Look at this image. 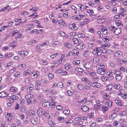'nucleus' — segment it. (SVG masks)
<instances>
[{
    "instance_id": "nucleus-23",
    "label": "nucleus",
    "mask_w": 127,
    "mask_h": 127,
    "mask_svg": "<svg viewBox=\"0 0 127 127\" xmlns=\"http://www.w3.org/2000/svg\"><path fill=\"white\" fill-rule=\"evenodd\" d=\"M122 54V52L120 51H118L114 53V56L118 57Z\"/></svg>"
},
{
    "instance_id": "nucleus-1",
    "label": "nucleus",
    "mask_w": 127,
    "mask_h": 127,
    "mask_svg": "<svg viewBox=\"0 0 127 127\" xmlns=\"http://www.w3.org/2000/svg\"><path fill=\"white\" fill-rule=\"evenodd\" d=\"M40 74L39 71H32L31 77L32 79H34L37 78Z\"/></svg>"
},
{
    "instance_id": "nucleus-29",
    "label": "nucleus",
    "mask_w": 127,
    "mask_h": 127,
    "mask_svg": "<svg viewBox=\"0 0 127 127\" xmlns=\"http://www.w3.org/2000/svg\"><path fill=\"white\" fill-rule=\"evenodd\" d=\"M31 73L32 72L31 70H26L24 72L23 75L25 76H28L30 75Z\"/></svg>"
},
{
    "instance_id": "nucleus-56",
    "label": "nucleus",
    "mask_w": 127,
    "mask_h": 127,
    "mask_svg": "<svg viewBox=\"0 0 127 127\" xmlns=\"http://www.w3.org/2000/svg\"><path fill=\"white\" fill-rule=\"evenodd\" d=\"M73 93H74L73 92L69 90H68L67 92V94L69 96L72 95Z\"/></svg>"
},
{
    "instance_id": "nucleus-10",
    "label": "nucleus",
    "mask_w": 127,
    "mask_h": 127,
    "mask_svg": "<svg viewBox=\"0 0 127 127\" xmlns=\"http://www.w3.org/2000/svg\"><path fill=\"white\" fill-rule=\"evenodd\" d=\"M50 104L51 103L50 102L45 100L42 103V105L43 107H49L50 106Z\"/></svg>"
},
{
    "instance_id": "nucleus-34",
    "label": "nucleus",
    "mask_w": 127,
    "mask_h": 127,
    "mask_svg": "<svg viewBox=\"0 0 127 127\" xmlns=\"http://www.w3.org/2000/svg\"><path fill=\"white\" fill-rule=\"evenodd\" d=\"M48 123L49 125L51 127H54L56 125V124L53 123L52 120H49Z\"/></svg>"
},
{
    "instance_id": "nucleus-17",
    "label": "nucleus",
    "mask_w": 127,
    "mask_h": 127,
    "mask_svg": "<svg viewBox=\"0 0 127 127\" xmlns=\"http://www.w3.org/2000/svg\"><path fill=\"white\" fill-rule=\"evenodd\" d=\"M26 67V65L25 64H20L18 67L19 69L23 70L25 69V68Z\"/></svg>"
},
{
    "instance_id": "nucleus-61",
    "label": "nucleus",
    "mask_w": 127,
    "mask_h": 127,
    "mask_svg": "<svg viewBox=\"0 0 127 127\" xmlns=\"http://www.w3.org/2000/svg\"><path fill=\"white\" fill-rule=\"evenodd\" d=\"M64 46L68 48H70L72 46V45L69 43H66L64 44Z\"/></svg>"
},
{
    "instance_id": "nucleus-64",
    "label": "nucleus",
    "mask_w": 127,
    "mask_h": 127,
    "mask_svg": "<svg viewBox=\"0 0 127 127\" xmlns=\"http://www.w3.org/2000/svg\"><path fill=\"white\" fill-rule=\"evenodd\" d=\"M5 123V121H3L2 122L1 125V127H8L7 125Z\"/></svg>"
},
{
    "instance_id": "nucleus-22",
    "label": "nucleus",
    "mask_w": 127,
    "mask_h": 127,
    "mask_svg": "<svg viewBox=\"0 0 127 127\" xmlns=\"http://www.w3.org/2000/svg\"><path fill=\"white\" fill-rule=\"evenodd\" d=\"M115 102L119 106H122V102L121 100L119 99H116L115 100Z\"/></svg>"
},
{
    "instance_id": "nucleus-59",
    "label": "nucleus",
    "mask_w": 127,
    "mask_h": 127,
    "mask_svg": "<svg viewBox=\"0 0 127 127\" xmlns=\"http://www.w3.org/2000/svg\"><path fill=\"white\" fill-rule=\"evenodd\" d=\"M14 76L16 77H19L20 76V73L18 71L16 72L13 75Z\"/></svg>"
},
{
    "instance_id": "nucleus-2",
    "label": "nucleus",
    "mask_w": 127,
    "mask_h": 127,
    "mask_svg": "<svg viewBox=\"0 0 127 127\" xmlns=\"http://www.w3.org/2000/svg\"><path fill=\"white\" fill-rule=\"evenodd\" d=\"M93 53L95 55L99 56L102 53L100 52V50H99L98 47H96L94 49Z\"/></svg>"
},
{
    "instance_id": "nucleus-26",
    "label": "nucleus",
    "mask_w": 127,
    "mask_h": 127,
    "mask_svg": "<svg viewBox=\"0 0 127 127\" xmlns=\"http://www.w3.org/2000/svg\"><path fill=\"white\" fill-rule=\"evenodd\" d=\"M99 58L98 57H96L93 58V62L95 64H96L99 63Z\"/></svg>"
},
{
    "instance_id": "nucleus-12",
    "label": "nucleus",
    "mask_w": 127,
    "mask_h": 127,
    "mask_svg": "<svg viewBox=\"0 0 127 127\" xmlns=\"http://www.w3.org/2000/svg\"><path fill=\"white\" fill-rule=\"evenodd\" d=\"M85 47V45L84 43H81L76 45V48L78 49H81L84 48Z\"/></svg>"
},
{
    "instance_id": "nucleus-24",
    "label": "nucleus",
    "mask_w": 127,
    "mask_h": 127,
    "mask_svg": "<svg viewBox=\"0 0 127 127\" xmlns=\"http://www.w3.org/2000/svg\"><path fill=\"white\" fill-rule=\"evenodd\" d=\"M17 91V89L14 87H12L10 89V91L12 92L16 93Z\"/></svg>"
},
{
    "instance_id": "nucleus-32",
    "label": "nucleus",
    "mask_w": 127,
    "mask_h": 127,
    "mask_svg": "<svg viewBox=\"0 0 127 127\" xmlns=\"http://www.w3.org/2000/svg\"><path fill=\"white\" fill-rule=\"evenodd\" d=\"M64 67L65 69L66 70H68L70 69L71 67V65L68 64L67 63L65 64L64 65Z\"/></svg>"
},
{
    "instance_id": "nucleus-44",
    "label": "nucleus",
    "mask_w": 127,
    "mask_h": 127,
    "mask_svg": "<svg viewBox=\"0 0 127 127\" xmlns=\"http://www.w3.org/2000/svg\"><path fill=\"white\" fill-rule=\"evenodd\" d=\"M107 75L110 77H111L113 75V73L111 70H109L107 73Z\"/></svg>"
},
{
    "instance_id": "nucleus-11",
    "label": "nucleus",
    "mask_w": 127,
    "mask_h": 127,
    "mask_svg": "<svg viewBox=\"0 0 127 127\" xmlns=\"http://www.w3.org/2000/svg\"><path fill=\"white\" fill-rule=\"evenodd\" d=\"M121 28H117L115 29L114 31V33L116 35H118L119 34L121 33Z\"/></svg>"
},
{
    "instance_id": "nucleus-58",
    "label": "nucleus",
    "mask_w": 127,
    "mask_h": 127,
    "mask_svg": "<svg viewBox=\"0 0 127 127\" xmlns=\"http://www.w3.org/2000/svg\"><path fill=\"white\" fill-rule=\"evenodd\" d=\"M72 41L74 44H77L78 43L79 41L77 38H73L72 39Z\"/></svg>"
},
{
    "instance_id": "nucleus-15",
    "label": "nucleus",
    "mask_w": 127,
    "mask_h": 127,
    "mask_svg": "<svg viewBox=\"0 0 127 127\" xmlns=\"http://www.w3.org/2000/svg\"><path fill=\"white\" fill-rule=\"evenodd\" d=\"M69 29L74 30H75L78 29V27L76 26V24H70L69 26Z\"/></svg>"
},
{
    "instance_id": "nucleus-53",
    "label": "nucleus",
    "mask_w": 127,
    "mask_h": 127,
    "mask_svg": "<svg viewBox=\"0 0 127 127\" xmlns=\"http://www.w3.org/2000/svg\"><path fill=\"white\" fill-rule=\"evenodd\" d=\"M114 87L115 89L117 90L119 89L120 88V85L119 84H116L114 85Z\"/></svg>"
},
{
    "instance_id": "nucleus-45",
    "label": "nucleus",
    "mask_w": 127,
    "mask_h": 127,
    "mask_svg": "<svg viewBox=\"0 0 127 127\" xmlns=\"http://www.w3.org/2000/svg\"><path fill=\"white\" fill-rule=\"evenodd\" d=\"M50 93L53 95H56L57 93V90L54 89H51L50 91Z\"/></svg>"
},
{
    "instance_id": "nucleus-33",
    "label": "nucleus",
    "mask_w": 127,
    "mask_h": 127,
    "mask_svg": "<svg viewBox=\"0 0 127 127\" xmlns=\"http://www.w3.org/2000/svg\"><path fill=\"white\" fill-rule=\"evenodd\" d=\"M103 112H106L108 109V107L102 104V106L101 108Z\"/></svg>"
},
{
    "instance_id": "nucleus-3",
    "label": "nucleus",
    "mask_w": 127,
    "mask_h": 127,
    "mask_svg": "<svg viewBox=\"0 0 127 127\" xmlns=\"http://www.w3.org/2000/svg\"><path fill=\"white\" fill-rule=\"evenodd\" d=\"M92 63L91 62H88L84 64L83 66L85 68L89 69L91 68V67L92 66Z\"/></svg>"
},
{
    "instance_id": "nucleus-16",
    "label": "nucleus",
    "mask_w": 127,
    "mask_h": 127,
    "mask_svg": "<svg viewBox=\"0 0 127 127\" xmlns=\"http://www.w3.org/2000/svg\"><path fill=\"white\" fill-rule=\"evenodd\" d=\"M81 109L83 111L86 112L89 110V107L86 105L82 106L81 108Z\"/></svg>"
},
{
    "instance_id": "nucleus-48",
    "label": "nucleus",
    "mask_w": 127,
    "mask_h": 127,
    "mask_svg": "<svg viewBox=\"0 0 127 127\" xmlns=\"http://www.w3.org/2000/svg\"><path fill=\"white\" fill-rule=\"evenodd\" d=\"M77 36L79 38H84L85 37V35L83 33H81L78 34H77Z\"/></svg>"
},
{
    "instance_id": "nucleus-49",
    "label": "nucleus",
    "mask_w": 127,
    "mask_h": 127,
    "mask_svg": "<svg viewBox=\"0 0 127 127\" xmlns=\"http://www.w3.org/2000/svg\"><path fill=\"white\" fill-rule=\"evenodd\" d=\"M112 100H109L107 103V107H110L112 105Z\"/></svg>"
},
{
    "instance_id": "nucleus-31",
    "label": "nucleus",
    "mask_w": 127,
    "mask_h": 127,
    "mask_svg": "<svg viewBox=\"0 0 127 127\" xmlns=\"http://www.w3.org/2000/svg\"><path fill=\"white\" fill-rule=\"evenodd\" d=\"M80 63V60H76L73 61L72 62L73 64L76 65H78Z\"/></svg>"
},
{
    "instance_id": "nucleus-18",
    "label": "nucleus",
    "mask_w": 127,
    "mask_h": 127,
    "mask_svg": "<svg viewBox=\"0 0 127 127\" xmlns=\"http://www.w3.org/2000/svg\"><path fill=\"white\" fill-rule=\"evenodd\" d=\"M12 54L11 52L6 53L4 55V57L5 58H9L12 56Z\"/></svg>"
},
{
    "instance_id": "nucleus-55",
    "label": "nucleus",
    "mask_w": 127,
    "mask_h": 127,
    "mask_svg": "<svg viewBox=\"0 0 127 127\" xmlns=\"http://www.w3.org/2000/svg\"><path fill=\"white\" fill-rule=\"evenodd\" d=\"M98 67L100 69H104V68L105 67V66L104 64L103 63H100L98 65Z\"/></svg>"
},
{
    "instance_id": "nucleus-46",
    "label": "nucleus",
    "mask_w": 127,
    "mask_h": 127,
    "mask_svg": "<svg viewBox=\"0 0 127 127\" xmlns=\"http://www.w3.org/2000/svg\"><path fill=\"white\" fill-rule=\"evenodd\" d=\"M122 76L121 74L116 75L115 76L116 79L118 81L122 79Z\"/></svg>"
},
{
    "instance_id": "nucleus-21",
    "label": "nucleus",
    "mask_w": 127,
    "mask_h": 127,
    "mask_svg": "<svg viewBox=\"0 0 127 127\" xmlns=\"http://www.w3.org/2000/svg\"><path fill=\"white\" fill-rule=\"evenodd\" d=\"M43 110L41 108H39L37 109V114L38 116H41L42 114Z\"/></svg>"
},
{
    "instance_id": "nucleus-4",
    "label": "nucleus",
    "mask_w": 127,
    "mask_h": 127,
    "mask_svg": "<svg viewBox=\"0 0 127 127\" xmlns=\"http://www.w3.org/2000/svg\"><path fill=\"white\" fill-rule=\"evenodd\" d=\"M84 69L82 68L76 67L75 69V72L79 75H81L83 73Z\"/></svg>"
},
{
    "instance_id": "nucleus-50",
    "label": "nucleus",
    "mask_w": 127,
    "mask_h": 127,
    "mask_svg": "<svg viewBox=\"0 0 127 127\" xmlns=\"http://www.w3.org/2000/svg\"><path fill=\"white\" fill-rule=\"evenodd\" d=\"M116 116V114L113 113L109 116V118L110 119H112L114 118Z\"/></svg>"
},
{
    "instance_id": "nucleus-35",
    "label": "nucleus",
    "mask_w": 127,
    "mask_h": 127,
    "mask_svg": "<svg viewBox=\"0 0 127 127\" xmlns=\"http://www.w3.org/2000/svg\"><path fill=\"white\" fill-rule=\"evenodd\" d=\"M110 96L106 93L103 94V98L106 100H107L110 98Z\"/></svg>"
},
{
    "instance_id": "nucleus-37",
    "label": "nucleus",
    "mask_w": 127,
    "mask_h": 127,
    "mask_svg": "<svg viewBox=\"0 0 127 127\" xmlns=\"http://www.w3.org/2000/svg\"><path fill=\"white\" fill-rule=\"evenodd\" d=\"M120 96L121 98L124 100H125L127 98V94L126 93H125L121 95Z\"/></svg>"
},
{
    "instance_id": "nucleus-62",
    "label": "nucleus",
    "mask_w": 127,
    "mask_h": 127,
    "mask_svg": "<svg viewBox=\"0 0 127 127\" xmlns=\"http://www.w3.org/2000/svg\"><path fill=\"white\" fill-rule=\"evenodd\" d=\"M43 115L47 119H49L50 118V116L48 113L46 112H44Z\"/></svg>"
},
{
    "instance_id": "nucleus-20",
    "label": "nucleus",
    "mask_w": 127,
    "mask_h": 127,
    "mask_svg": "<svg viewBox=\"0 0 127 127\" xmlns=\"http://www.w3.org/2000/svg\"><path fill=\"white\" fill-rule=\"evenodd\" d=\"M8 94L7 93L4 91H2L0 93V97L3 98L7 96Z\"/></svg>"
},
{
    "instance_id": "nucleus-54",
    "label": "nucleus",
    "mask_w": 127,
    "mask_h": 127,
    "mask_svg": "<svg viewBox=\"0 0 127 127\" xmlns=\"http://www.w3.org/2000/svg\"><path fill=\"white\" fill-rule=\"evenodd\" d=\"M113 73L114 74H116V75L121 74V72L120 71L118 70H115L114 71Z\"/></svg>"
},
{
    "instance_id": "nucleus-63",
    "label": "nucleus",
    "mask_w": 127,
    "mask_h": 127,
    "mask_svg": "<svg viewBox=\"0 0 127 127\" xmlns=\"http://www.w3.org/2000/svg\"><path fill=\"white\" fill-rule=\"evenodd\" d=\"M91 76H94L96 74V73L95 72H89L88 73Z\"/></svg>"
},
{
    "instance_id": "nucleus-52",
    "label": "nucleus",
    "mask_w": 127,
    "mask_h": 127,
    "mask_svg": "<svg viewBox=\"0 0 127 127\" xmlns=\"http://www.w3.org/2000/svg\"><path fill=\"white\" fill-rule=\"evenodd\" d=\"M10 98L12 99H17L18 98V97L15 95H11L10 96Z\"/></svg>"
},
{
    "instance_id": "nucleus-57",
    "label": "nucleus",
    "mask_w": 127,
    "mask_h": 127,
    "mask_svg": "<svg viewBox=\"0 0 127 127\" xmlns=\"http://www.w3.org/2000/svg\"><path fill=\"white\" fill-rule=\"evenodd\" d=\"M115 28V27L114 26H111L108 27V29L110 31H112L114 30Z\"/></svg>"
},
{
    "instance_id": "nucleus-51",
    "label": "nucleus",
    "mask_w": 127,
    "mask_h": 127,
    "mask_svg": "<svg viewBox=\"0 0 127 127\" xmlns=\"http://www.w3.org/2000/svg\"><path fill=\"white\" fill-rule=\"evenodd\" d=\"M125 92V90L123 89H121L119 90L118 93L119 94L118 95H121L123 94Z\"/></svg>"
},
{
    "instance_id": "nucleus-47",
    "label": "nucleus",
    "mask_w": 127,
    "mask_h": 127,
    "mask_svg": "<svg viewBox=\"0 0 127 127\" xmlns=\"http://www.w3.org/2000/svg\"><path fill=\"white\" fill-rule=\"evenodd\" d=\"M66 60V59L64 58H61V59H60L58 60L57 62V63L58 64H61L62 63V61H65Z\"/></svg>"
},
{
    "instance_id": "nucleus-42",
    "label": "nucleus",
    "mask_w": 127,
    "mask_h": 127,
    "mask_svg": "<svg viewBox=\"0 0 127 127\" xmlns=\"http://www.w3.org/2000/svg\"><path fill=\"white\" fill-rule=\"evenodd\" d=\"M33 97V95L32 94H29L25 95V98L26 99H31Z\"/></svg>"
},
{
    "instance_id": "nucleus-43",
    "label": "nucleus",
    "mask_w": 127,
    "mask_h": 127,
    "mask_svg": "<svg viewBox=\"0 0 127 127\" xmlns=\"http://www.w3.org/2000/svg\"><path fill=\"white\" fill-rule=\"evenodd\" d=\"M18 31L16 32V31H15L13 32H12L11 35L12 36H15L16 37L18 35Z\"/></svg>"
},
{
    "instance_id": "nucleus-27",
    "label": "nucleus",
    "mask_w": 127,
    "mask_h": 127,
    "mask_svg": "<svg viewBox=\"0 0 127 127\" xmlns=\"http://www.w3.org/2000/svg\"><path fill=\"white\" fill-rule=\"evenodd\" d=\"M118 62H122L123 63L125 64H127V60L126 58H124L123 59H118Z\"/></svg>"
},
{
    "instance_id": "nucleus-60",
    "label": "nucleus",
    "mask_w": 127,
    "mask_h": 127,
    "mask_svg": "<svg viewBox=\"0 0 127 127\" xmlns=\"http://www.w3.org/2000/svg\"><path fill=\"white\" fill-rule=\"evenodd\" d=\"M57 86L59 88H62L63 87V83L61 82H59L57 83Z\"/></svg>"
},
{
    "instance_id": "nucleus-39",
    "label": "nucleus",
    "mask_w": 127,
    "mask_h": 127,
    "mask_svg": "<svg viewBox=\"0 0 127 127\" xmlns=\"http://www.w3.org/2000/svg\"><path fill=\"white\" fill-rule=\"evenodd\" d=\"M28 54V52L26 51H22L21 56L23 57H25Z\"/></svg>"
},
{
    "instance_id": "nucleus-25",
    "label": "nucleus",
    "mask_w": 127,
    "mask_h": 127,
    "mask_svg": "<svg viewBox=\"0 0 127 127\" xmlns=\"http://www.w3.org/2000/svg\"><path fill=\"white\" fill-rule=\"evenodd\" d=\"M87 97H85L84 99L81 100L80 101H77L75 103V104L76 105H77L78 104H80L81 102H85L87 101Z\"/></svg>"
},
{
    "instance_id": "nucleus-7",
    "label": "nucleus",
    "mask_w": 127,
    "mask_h": 127,
    "mask_svg": "<svg viewBox=\"0 0 127 127\" xmlns=\"http://www.w3.org/2000/svg\"><path fill=\"white\" fill-rule=\"evenodd\" d=\"M85 88L86 89L89 90L90 89V87L91 86L92 84L90 81H89L85 83Z\"/></svg>"
},
{
    "instance_id": "nucleus-8",
    "label": "nucleus",
    "mask_w": 127,
    "mask_h": 127,
    "mask_svg": "<svg viewBox=\"0 0 127 127\" xmlns=\"http://www.w3.org/2000/svg\"><path fill=\"white\" fill-rule=\"evenodd\" d=\"M100 27H101V31L104 34H106L107 32V27H105L101 25Z\"/></svg>"
},
{
    "instance_id": "nucleus-28",
    "label": "nucleus",
    "mask_w": 127,
    "mask_h": 127,
    "mask_svg": "<svg viewBox=\"0 0 127 127\" xmlns=\"http://www.w3.org/2000/svg\"><path fill=\"white\" fill-rule=\"evenodd\" d=\"M77 88L80 90L83 89L84 88L83 85L81 83L78 84L76 86Z\"/></svg>"
},
{
    "instance_id": "nucleus-30",
    "label": "nucleus",
    "mask_w": 127,
    "mask_h": 127,
    "mask_svg": "<svg viewBox=\"0 0 127 127\" xmlns=\"http://www.w3.org/2000/svg\"><path fill=\"white\" fill-rule=\"evenodd\" d=\"M72 52L73 55L76 56H78L79 54L78 51L76 49L73 50Z\"/></svg>"
},
{
    "instance_id": "nucleus-13",
    "label": "nucleus",
    "mask_w": 127,
    "mask_h": 127,
    "mask_svg": "<svg viewBox=\"0 0 127 127\" xmlns=\"http://www.w3.org/2000/svg\"><path fill=\"white\" fill-rule=\"evenodd\" d=\"M99 49L100 52H102L103 53H106L107 52V49L104 47L102 46V45L101 47L99 48Z\"/></svg>"
},
{
    "instance_id": "nucleus-38",
    "label": "nucleus",
    "mask_w": 127,
    "mask_h": 127,
    "mask_svg": "<svg viewBox=\"0 0 127 127\" xmlns=\"http://www.w3.org/2000/svg\"><path fill=\"white\" fill-rule=\"evenodd\" d=\"M48 78L49 80L52 79L54 77V75L52 73H49L48 75Z\"/></svg>"
},
{
    "instance_id": "nucleus-40",
    "label": "nucleus",
    "mask_w": 127,
    "mask_h": 127,
    "mask_svg": "<svg viewBox=\"0 0 127 127\" xmlns=\"http://www.w3.org/2000/svg\"><path fill=\"white\" fill-rule=\"evenodd\" d=\"M70 111L68 109H66L64 110L63 112V113L66 115H67L69 113Z\"/></svg>"
},
{
    "instance_id": "nucleus-6",
    "label": "nucleus",
    "mask_w": 127,
    "mask_h": 127,
    "mask_svg": "<svg viewBox=\"0 0 127 127\" xmlns=\"http://www.w3.org/2000/svg\"><path fill=\"white\" fill-rule=\"evenodd\" d=\"M106 71L105 69H98L97 71V73L100 74V75H103L106 73Z\"/></svg>"
},
{
    "instance_id": "nucleus-36",
    "label": "nucleus",
    "mask_w": 127,
    "mask_h": 127,
    "mask_svg": "<svg viewBox=\"0 0 127 127\" xmlns=\"http://www.w3.org/2000/svg\"><path fill=\"white\" fill-rule=\"evenodd\" d=\"M102 41L104 42H107L109 40V36H105L102 39Z\"/></svg>"
},
{
    "instance_id": "nucleus-5",
    "label": "nucleus",
    "mask_w": 127,
    "mask_h": 127,
    "mask_svg": "<svg viewBox=\"0 0 127 127\" xmlns=\"http://www.w3.org/2000/svg\"><path fill=\"white\" fill-rule=\"evenodd\" d=\"M100 78L101 76L99 75H97L96 74L91 77L92 81L95 82H97L98 81Z\"/></svg>"
},
{
    "instance_id": "nucleus-9",
    "label": "nucleus",
    "mask_w": 127,
    "mask_h": 127,
    "mask_svg": "<svg viewBox=\"0 0 127 127\" xmlns=\"http://www.w3.org/2000/svg\"><path fill=\"white\" fill-rule=\"evenodd\" d=\"M92 85L93 87L96 88H99L101 86V84L97 82L93 83L92 84Z\"/></svg>"
},
{
    "instance_id": "nucleus-41",
    "label": "nucleus",
    "mask_w": 127,
    "mask_h": 127,
    "mask_svg": "<svg viewBox=\"0 0 127 127\" xmlns=\"http://www.w3.org/2000/svg\"><path fill=\"white\" fill-rule=\"evenodd\" d=\"M102 81L104 82H106L107 80H108V77L106 76H103L101 77L100 78Z\"/></svg>"
},
{
    "instance_id": "nucleus-14",
    "label": "nucleus",
    "mask_w": 127,
    "mask_h": 127,
    "mask_svg": "<svg viewBox=\"0 0 127 127\" xmlns=\"http://www.w3.org/2000/svg\"><path fill=\"white\" fill-rule=\"evenodd\" d=\"M112 87L113 85L112 84H108L106 87V90L107 91H111L112 90Z\"/></svg>"
},
{
    "instance_id": "nucleus-19",
    "label": "nucleus",
    "mask_w": 127,
    "mask_h": 127,
    "mask_svg": "<svg viewBox=\"0 0 127 127\" xmlns=\"http://www.w3.org/2000/svg\"><path fill=\"white\" fill-rule=\"evenodd\" d=\"M102 105V104L101 103H99L98 104H95L94 106V108L95 109L100 110L101 109Z\"/></svg>"
}]
</instances>
